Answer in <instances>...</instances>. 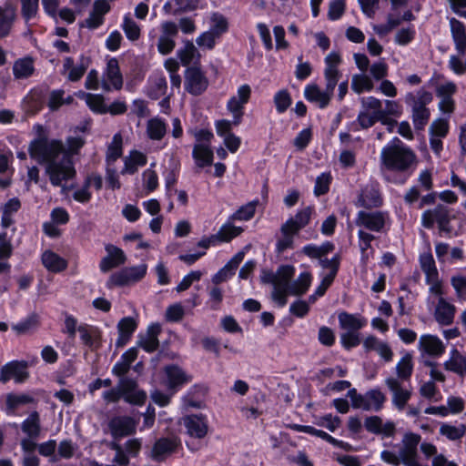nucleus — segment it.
Here are the masks:
<instances>
[{"label": "nucleus", "mask_w": 466, "mask_h": 466, "mask_svg": "<svg viewBox=\"0 0 466 466\" xmlns=\"http://www.w3.org/2000/svg\"><path fill=\"white\" fill-rule=\"evenodd\" d=\"M466 432V425L460 424L459 426H453L443 423L440 427V433L445 436L450 441H457L464 436Z\"/></svg>", "instance_id": "nucleus-46"}, {"label": "nucleus", "mask_w": 466, "mask_h": 466, "mask_svg": "<svg viewBox=\"0 0 466 466\" xmlns=\"http://www.w3.org/2000/svg\"><path fill=\"white\" fill-rule=\"evenodd\" d=\"M274 103L279 113L285 112L291 105L289 93L285 89L277 92L274 96Z\"/></svg>", "instance_id": "nucleus-55"}, {"label": "nucleus", "mask_w": 466, "mask_h": 466, "mask_svg": "<svg viewBox=\"0 0 466 466\" xmlns=\"http://www.w3.org/2000/svg\"><path fill=\"white\" fill-rule=\"evenodd\" d=\"M167 87V80L163 76H155L150 79L149 96L157 99L166 94Z\"/></svg>", "instance_id": "nucleus-48"}, {"label": "nucleus", "mask_w": 466, "mask_h": 466, "mask_svg": "<svg viewBox=\"0 0 466 466\" xmlns=\"http://www.w3.org/2000/svg\"><path fill=\"white\" fill-rule=\"evenodd\" d=\"M387 218V213L382 211L367 212L361 210L358 213L355 223L358 227L374 232H380L385 226Z\"/></svg>", "instance_id": "nucleus-10"}, {"label": "nucleus", "mask_w": 466, "mask_h": 466, "mask_svg": "<svg viewBox=\"0 0 466 466\" xmlns=\"http://www.w3.org/2000/svg\"><path fill=\"white\" fill-rule=\"evenodd\" d=\"M368 403L365 410L380 411L386 401V396L380 390L374 389L367 391Z\"/></svg>", "instance_id": "nucleus-42"}, {"label": "nucleus", "mask_w": 466, "mask_h": 466, "mask_svg": "<svg viewBox=\"0 0 466 466\" xmlns=\"http://www.w3.org/2000/svg\"><path fill=\"white\" fill-rule=\"evenodd\" d=\"M193 157L199 167L210 166L213 161V151L208 144H197L193 149Z\"/></svg>", "instance_id": "nucleus-34"}, {"label": "nucleus", "mask_w": 466, "mask_h": 466, "mask_svg": "<svg viewBox=\"0 0 466 466\" xmlns=\"http://www.w3.org/2000/svg\"><path fill=\"white\" fill-rule=\"evenodd\" d=\"M21 429L29 438H38L41 432L40 416L37 411H33L22 422Z\"/></svg>", "instance_id": "nucleus-33"}, {"label": "nucleus", "mask_w": 466, "mask_h": 466, "mask_svg": "<svg viewBox=\"0 0 466 466\" xmlns=\"http://www.w3.org/2000/svg\"><path fill=\"white\" fill-rule=\"evenodd\" d=\"M118 388L123 392L125 401L134 404H144L147 394L144 390H137V383L135 380L129 378H122L119 381Z\"/></svg>", "instance_id": "nucleus-12"}, {"label": "nucleus", "mask_w": 466, "mask_h": 466, "mask_svg": "<svg viewBox=\"0 0 466 466\" xmlns=\"http://www.w3.org/2000/svg\"><path fill=\"white\" fill-rule=\"evenodd\" d=\"M15 17L16 13L14 6H0V38L9 35Z\"/></svg>", "instance_id": "nucleus-28"}, {"label": "nucleus", "mask_w": 466, "mask_h": 466, "mask_svg": "<svg viewBox=\"0 0 466 466\" xmlns=\"http://www.w3.org/2000/svg\"><path fill=\"white\" fill-rule=\"evenodd\" d=\"M380 118H379L377 116L361 110L359 115L357 121L361 128L367 129L369 127H371L377 121H379Z\"/></svg>", "instance_id": "nucleus-64"}, {"label": "nucleus", "mask_w": 466, "mask_h": 466, "mask_svg": "<svg viewBox=\"0 0 466 466\" xmlns=\"http://www.w3.org/2000/svg\"><path fill=\"white\" fill-rule=\"evenodd\" d=\"M311 279L310 273L303 272L293 282H291V279H288L286 283L284 299H287L289 295L299 296L306 293L310 286Z\"/></svg>", "instance_id": "nucleus-20"}, {"label": "nucleus", "mask_w": 466, "mask_h": 466, "mask_svg": "<svg viewBox=\"0 0 466 466\" xmlns=\"http://www.w3.org/2000/svg\"><path fill=\"white\" fill-rule=\"evenodd\" d=\"M456 308L449 303L444 298H439L435 309L434 317L436 321L443 326L451 325L453 322Z\"/></svg>", "instance_id": "nucleus-21"}, {"label": "nucleus", "mask_w": 466, "mask_h": 466, "mask_svg": "<svg viewBox=\"0 0 466 466\" xmlns=\"http://www.w3.org/2000/svg\"><path fill=\"white\" fill-rule=\"evenodd\" d=\"M185 89L193 96L205 92L209 85L204 72L197 66L188 67L185 72Z\"/></svg>", "instance_id": "nucleus-7"}, {"label": "nucleus", "mask_w": 466, "mask_h": 466, "mask_svg": "<svg viewBox=\"0 0 466 466\" xmlns=\"http://www.w3.org/2000/svg\"><path fill=\"white\" fill-rule=\"evenodd\" d=\"M232 221L233 220L228 219V221L222 225L215 234L218 243L229 242L243 232V228L234 226Z\"/></svg>", "instance_id": "nucleus-36"}, {"label": "nucleus", "mask_w": 466, "mask_h": 466, "mask_svg": "<svg viewBox=\"0 0 466 466\" xmlns=\"http://www.w3.org/2000/svg\"><path fill=\"white\" fill-rule=\"evenodd\" d=\"M431 136L444 137L449 131V123L447 120L439 118L432 122L430 127Z\"/></svg>", "instance_id": "nucleus-61"}, {"label": "nucleus", "mask_w": 466, "mask_h": 466, "mask_svg": "<svg viewBox=\"0 0 466 466\" xmlns=\"http://www.w3.org/2000/svg\"><path fill=\"white\" fill-rule=\"evenodd\" d=\"M147 164V157L139 151H132L125 160V167L122 173L134 174L137 172L138 167H143Z\"/></svg>", "instance_id": "nucleus-40"}, {"label": "nucleus", "mask_w": 466, "mask_h": 466, "mask_svg": "<svg viewBox=\"0 0 466 466\" xmlns=\"http://www.w3.org/2000/svg\"><path fill=\"white\" fill-rule=\"evenodd\" d=\"M137 324L131 317L123 318L117 324L118 333L126 334L129 337L136 330Z\"/></svg>", "instance_id": "nucleus-63"}, {"label": "nucleus", "mask_w": 466, "mask_h": 466, "mask_svg": "<svg viewBox=\"0 0 466 466\" xmlns=\"http://www.w3.org/2000/svg\"><path fill=\"white\" fill-rule=\"evenodd\" d=\"M147 270V266L144 263L135 267L124 268L109 277L106 287L113 289L114 287H123L136 283L146 276Z\"/></svg>", "instance_id": "nucleus-5"}, {"label": "nucleus", "mask_w": 466, "mask_h": 466, "mask_svg": "<svg viewBox=\"0 0 466 466\" xmlns=\"http://www.w3.org/2000/svg\"><path fill=\"white\" fill-rule=\"evenodd\" d=\"M415 154L403 146H388L381 150V163L390 170L404 171L415 162Z\"/></svg>", "instance_id": "nucleus-3"}, {"label": "nucleus", "mask_w": 466, "mask_h": 466, "mask_svg": "<svg viewBox=\"0 0 466 466\" xmlns=\"http://www.w3.org/2000/svg\"><path fill=\"white\" fill-rule=\"evenodd\" d=\"M433 216L439 225L441 231L451 233L452 228L450 225L451 219L454 218L446 206L439 205L433 209Z\"/></svg>", "instance_id": "nucleus-35"}, {"label": "nucleus", "mask_w": 466, "mask_h": 466, "mask_svg": "<svg viewBox=\"0 0 466 466\" xmlns=\"http://www.w3.org/2000/svg\"><path fill=\"white\" fill-rule=\"evenodd\" d=\"M187 433L195 438H204L208 433V423L203 416L189 415L183 419Z\"/></svg>", "instance_id": "nucleus-19"}, {"label": "nucleus", "mask_w": 466, "mask_h": 466, "mask_svg": "<svg viewBox=\"0 0 466 466\" xmlns=\"http://www.w3.org/2000/svg\"><path fill=\"white\" fill-rule=\"evenodd\" d=\"M324 77L326 81L325 90L327 93L333 96L335 86H337L340 77V73L339 70L325 68Z\"/></svg>", "instance_id": "nucleus-54"}, {"label": "nucleus", "mask_w": 466, "mask_h": 466, "mask_svg": "<svg viewBox=\"0 0 466 466\" xmlns=\"http://www.w3.org/2000/svg\"><path fill=\"white\" fill-rule=\"evenodd\" d=\"M312 214V208L310 207H307L301 210H299L295 217L288 219L284 224V228L290 229L292 232L299 233V231L306 227Z\"/></svg>", "instance_id": "nucleus-25"}, {"label": "nucleus", "mask_w": 466, "mask_h": 466, "mask_svg": "<svg viewBox=\"0 0 466 466\" xmlns=\"http://www.w3.org/2000/svg\"><path fill=\"white\" fill-rule=\"evenodd\" d=\"M382 203L383 200L380 192L379 184L371 182L360 189L355 205L357 207L371 209L380 208Z\"/></svg>", "instance_id": "nucleus-9"}, {"label": "nucleus", "mask_w": 466, "mask_h": 466, "mask_svg": "<svg viewBox=\"0 0 466 466\" xmlns=\"http://www.w3.org/2000/svg\"><path fill=\"white\" fill-rule=\"evenodd\" d=\"M34 401V398L28 394L9 393L6 395L5 405L8 410L15 411L20 406L29 404Z\"/></svg>", "instance_id": "nucleus-45"}, {"label": "nucleus", "mask_w": 466, "mask_h": 466, "mask_svg": "<svg viewBox=\"0 0 466 466\" xmlns=\"http://www.w3.org/2000/svg\"><path fill=\"white\" fill-rule=\"evenodd\" d=\"M243 258L244 252L237 253L218 273L213 276L212 282L214 285L218 286L232 277Z\"/></svg>", "instance_id": "nucleus-22"}, {"label": "nucleus", "mask_w": 466, "mask_h": 466, "mask_svg": "<svg viewBox=\"0 0 466 466\" xmlns=\"http://www.w3.org/2000/svg\"><path fill=\"white\" fill-rule=\"evenodd\" d=\"M161 331V328L158 324L150 325L145 334L138 336L137 342V347L143 349L147 352H154L159 346L158 335Z\"/></svg>", "instance_id": "nucleus-17"}, {"label": "nucleus", "mask_w": 466, "mask_h": 466, "mask_svg": "<svg viewBox=\"0 0 466 466\" xmlns=\"http://www.w3.org/2000/svg\"><path fill=\"white\" fill-rule=\"evenodd\" d=\"M137 421L129 416H116L108 422V429L116 440L136 433Z\"/></svg>", "instance_id": "nucleus-8"}, {"label": "nucleus", "mask_w": 466, "mask_h": 466, "mask_svg": "<svg viewBox=\"0 0 466 466\" xmlns=\"http://www.w3.org/2000/svg\"><path fill=\"white\" fill-rule=\"evenodd\" d=\"M452 38L455 43L456 49L460 55L464 56L466 53V29L461 22L456 18L450 20Z\"/></svg>", "instance_id": "nucleus-26"}, {"label": "nucleus", "mask_w": 466, "mask_h": 466, "mask_svg": "<svg viewBox=\"0 0 466 466\" xmlns=\"http://www.w3.org/2000/svg\"><path fill=\"white\" fill-rule=\"evenodd\" d=\"M168 380V387L175 389L184 383L191 380V376L187 375L181 368L172 365L165 369Z\"/></svg>", "instance_id": "nucleus-30"}, {"label": "nucleus", "mask_w": 466, "mask_h": 466, "mask_svg": "<svg viewBox=\"0 0 466 466\" xmlns=\"http://www.w3.org/2000/svg\"><path fill=\"white\" fill-rule=\"evenodd\" d=\"M77 96L85 100L88 107L95 113L105 114L107 113V106L104 102V97L101 95L85 93L80 91Z\"/></svg>", "instance_id": "nucleus-32"}, {"label": "nucleus", "mask_w": 466, "mask_h": 466, "mask_svg": "<svg viewBox=\"0 0 466 466\" xmlns=\"http://www.w3.org/2000/svg\"><path fill=\"white\" fill-rule=\"evenodd\" d=\"M420 435L416 433H406L401 441L399 450L401 463L405 466H420L417 461L418 445L420 441Z\"/></svg>", "instance_id": "nucleus-6"}, {"label": "nucleus", "mask_w": 466, "mask_h": 466, "mask_svg": "<svg viewBox=\"0 0 466 466\" xmlns=\"http://www.w3.org/2000/svg\"><path fill=\"white\" fill-rule=\"evenodd\" d=\"M419 349L430 356L440 357L445 351V345L437 336L426 334L420 336Z\"/></svg>", "instance_id": "nucleus-18"}, {"label": "nucleus", "mask_w": 466, "mask_h": 466, "mask_svg": "<svg viewBox=\"0 0 466 466\" xmlns=\"http://www.w3.org/2000/svg\"><path fill=\"white\" fill-rule=\"evenodd\" d=\"M198 55V50L192 42L187 41L183 48L178 51V56L183 66H188Z\"/></svg>", "instance_id": "nucleus-52"}, {"label": "nucleus", "mask_w": 466, "mask_h": 466, "mask_svg": "<svg viewBox=\"0 0 466 466\" xmlns=\"http://www.w3.org/2000/svg\"><path fill=\"white\" fill-rule=\"evenodd\" d=\"M432 101V94L423 88L415 94L409 93L405 102L411 106L412 121L416 129H423L430 119V110L426 107Z\"/></svg>", "instance_id": "nucleus-4"}, {"label": "nucleus", "mask_w": 466, "mask_h": 466, "mask_svg": "<svg viewBox=\"0 0 466 466\" xmlns=\"http://www.w3.org/2000/svg\"><path fill=\"white\" fill-rule=\"evenodd\" d=\"M413 371L412 356L407 352L396 365L397 379L407 381L410 379Z\"/></svg>", "instance_id": "nucleus-39"}, {"label": "nucleus", "mask_w": 466, "mask_h": 466, "mask_svg": "<svg viewBox=\"0 0 466 466\" xmlns=\"http://www.w3.org/2000/svg\"><path fill=\"white\" fill-rule=\"evenodd\" d=\"M339 322L342 329L358 332L366 325L367 320L360 315L341 312L339 314Z\"/></svg>", "instance_id": "nucleus-27"}, {"label": "nucleus", "mask_w": 466, "mask_h": 466, "mask_svg": "<svg viewBox=\"0 0 466 466\" xmlns=\"http://www.w3.org/2000/svg\"><path fill=\"white\" fill-rule=\"evenodd\" d=\"M123 30L127 37L131 41H136L140 36L139 26L129 16H125L124 18Z\"/></svg>", "instance_id": "nucleus-56"}, {"label": "nucleus", "mask_w": 466, "mask_h": 466, "mask_svg": "<svg viewBox=\"0 0 466 466\" xmlns=\"http://www.w3.org/2000/svg\"><path fill=\"white\" fill-rule=\"evenodd\" d=\"M280 231L282 238L278 240L277 249L279 252H283L284 250L293 247V237L297 235V233L292 232L290 229L285 230L283 225L280 228Z\"/></svg>", "instance_id": "nucleus-57"}, {"label": "nucleus", "mask_w": 466, "mask_h": 466, "mask_svg": "<svg viewBox=\"0 0 466 466\" xmlns=\"http://www.w3.org/2000/svg\"><path fill=\"white\" fill-rule=\"evenodd\" d=\"M27 367L26 361L15 360L5 364L0 371V381L5 383L12 378L17 383L25 381L29 377Z\"/></svg>", "instance_id": "nucleus-11"}, {"label": "nucleus", "mask_w": 466, "mask_h": 466, "mask_svg": "<svg viewBox=\"0 0 466 466\" xmlns=\"http://www.w3.org/2000/svg\"><path fill=\"white\" fill-rule=\"evenodd\" d=\"M106 77L114 88L120 89L122 87L123 79L119 70L118 62L116 58H111L107 62Z\"/></svg>", "instance_id": "nucleus-41"}, {"label": "nucleus", "mask_w": 466, "mask_h": 466, "mask_svg": "<svg viewBox=\"0 0 466 466\" xmlns=\"http://www.w3.org/2000/svg\"><path fill=\"white\" fill-rule=\"evenodd\" d=\"M177 446L176 439L161 438L156 441L152 449V457L155 460H161L165 456L172 453Z\"/></svg>", "instance_id": "nucleus-29"}, {"label": "nucleus", "mask_w": 466, "mask_h": 466, "mask_svg": "<svg viewBox=\"0 0 466 466\" xmlns=\"http://www.w3.org/2000/svg\"><path fill=\"white\" fill-rule=\"evenodd\" d=\"M106 256L104 257L99 264V268L102 272H108L110 269L123 265L127 257L124 251L112 244H107L105 247Z\"/></svg>", "instance_id": "nucleus-14"}, {"label": "nucleus", "mask_w": 466, "mask_h": 466, "mask_svg": "<svg viewBox=\"0 0 466 466\" xmlns=\"http://www.w3.org/2000/svg\"><path fill=\"white\" fill-rule=\"evenodd\" d=\"M77 330L86 346L91 350H96L100 346L101 332L96 327L83 324L77 328Z\"/></svg>", "instance_id": "nucleus-24"}, {"label": "nucleus", "mask_w": 466, "mask_h": 466, "mask_svg": "<svg viewBox=\"0 0 466 466\" xmlns=\"http://www.w3.org/2000/svg\"><path fill=\"white\" fill-rule=\"evenodd\" d=\"M451 284L456 291V295L460 299H466V276L456 275L451 277Z\"/></svg>", "instance_id": "nucleus-58"}, {"label": "nucleus", "mask_w": 466, "mask_h": 466, "mask_svg": "<svg viewBox=\"0 0 466 466\" xmlns=\"http://www.w3.org/2000/svg\"><path fill=\"white\" fill-rule=\"evenodd\" d=\"M372 80L366 75H356L352 77L351 87L357 94L373 89Z\"/></svg>", "instance_id": "nucleus-49"}, {"label": "nucleus", "mask_w": 466, "mask_h": 466, "mask_svg": "<svg viewBox=\"0 0 466 466\" xmlns=\"http://www.w3.org/2000/svg\"><path fill=\"white\" fill-rule=\"evenodd\" d=\"M331 177L329 174L322 173L316 179L314 193L317 196L324 195L329 191Z\"/></svg>", "instance_id": "nucleus-62"}, {"label": "nucleus", "mask_w": 466, "mask_h": 466, "mask_svg": "<svg viewBox=\"0 0 466 466\" xmlns=\"http://www.w3.org/2000/svg\"><path fill=\"white\" fill-rule=\"evenodd\" d=\"M211 25L210 31L213 32L218 38L222 34L228 30V21L220 14L215 13L210 18Z\"/></svg>", "instance_id": "nucleus-51"}, {"label": "nucleus", "mask_w": 466, "mask_h": 466, "mask_svg": "<svg viewBox=\"0 0 466 466\" xmlns=\"http://www.w3.org/2000/svg\"><path fill=\"white\" fill-rule=\"evenodd\" d=\"M42 262L49 271L53 272H59L66 268V261L50 250L43 253Z\"/></svg>", "instance_id": "nucleus-37"}, {"label": "nucleus", "mask_w": 466, "mask_h": 466, "mask_svg": "<svg viewBox=\"0 0 466 466\" xmlns=\"http://www.w3.org/2000/svg\"><path fill=\"white\" fill-rule=\"evenodd\" d=\"M257 202H249L245 206L239 208L234 214L229 217L230 220H248L250 219L256 210Z\"/></svg>", "instance_id": "nucleus-53"}, {"label": "nucleus", "mask_w": 466, "mask_h": 466, "mask_svg": "<svg viewBox=\"0 0 466 466\" xmlns=\"http://www.w3.org/2000/svg\"><path fill=\"white\" fill-rule=\"evenodd\" d=\"M245 104L237 100V96H232L227 105L228 109L233 115V124L234 126H238L241 122L242 116L244 114L243 108Z\"/></svg>", "instance_id": "nucleus-50"}, {"label": "nucleus", "mask_w": 466, "mask_h": 466, "mask_svg": "<svg viewBox=\"0 0 466 466\" xmlns=\"http://www.w3.org/2000/svg\"><path fill=\"white\" fill-rule=\"evenodd\" d=\"M122 155V137L120 134H116L113 137L111 144L106 151L107 166H111Z\"/></svg>", "instance_id": "nucleus-47"}, {"label": "nucleus", "mask_w": 466, "mask_h": 466, "mask_svg": "<svg viewBox=\"0 0 466 466\" xmlns=\"http://www.w3.org/2000/svg\"><path fill=\"white\" fill-rule=\"evenodd\" d=\"M385 383L392 393V404L399 410H402L411 397V391L403 389L400 381L393 377L387 378Z\"/></svg>", "instance_id": "nucleus-15"}, {"label": "nucleus", "mask_w": 466, "mask_h": 466, "mask_svg": "<svg viewBox=\"0 0 466 466\" xmlns=\"http://www.w3.org/2000/svg\"><path fill=\"white\" fill-rule=\"evenodd\" d=\"M34 72L35 66L32 57L20 58L14 63L13 74L15 79L28 78Z\"/></svg>", "instance_id": "nucleus-31"}, {"label": "nucleus", "mask_w": 466, "mask_h": 466, "mask_svg": "<svg viewBox=\"0 0 466 466\" xmlns=\"http://www.w3.org/2000/svg\"><path fill=\"white\" fill-rule=\"evenodd\" d=\"M362 110L370 112L379 118H382L386 112L382 109V103L374 96L362 97L360 99Z\"/></svg>", "instance_id": "nucleus-44"}, {"label": "nucleus", "mask_w": 466, "mask_h": 466, "mask_svg": "<svg viewBox=\"0 0 466 466\" xmlns=\"http://www.w3.org/2000/svg\"><path fill=\"white\" fill-rule=\"evenodd\" d=\"M340 258L339 255L334 256L332 258H320L319 264L324 269H328L329 272L326 274L327 276L336 277L339 267Z\"/></svg>", "instance_id": "nucleus-60"}, {"label": "nucleus", "mask_w": 466, "mask_h": 466, "mask_svg": "<svg viewBox=\"0 0 466 466\" xmlns=\"http://www.w3.org/2000/svg\"><path fill=\"white\" fill-rule=\"evenodd\" d=\"M294 272V267L289 265L280 266L276 272L262 270L261 281L273 286L271 297L280 307L287 304V299H284L286 283L293 278Z\"/></svg>", "instance_id": "nucleus-2"}, {"label": "nucleus", "mask_w": 466, "mask_h": 466, "mask_svg": "<svg viewBox=\"0 0 466 466\" xmlns=\"http://www.w3.org/2000/svg\"><path fill=\"white\" fill-rule=\"evenodd\" d=\"M167 133V125L159 117H154L147 123V134L152 140H161Z\"/></svg>", "instance_id": "nucleus-38"}, {"label": "nucleus", "mask_w": 466, "mask_h": 466, "mask_svg": "<svg viewBox=\"0 0 466 466\" xmlns=\"http://www.w3.org/2000/svg\"><path fill=\"white\" fill-rule=\"evenodd\" d=\"M39 0H21L22 4V15L25 20L35 17L38 10Z\"/></svg>", "instance_id": "nucleus-59"}, {"label": "nucleus", "mask_w": 466, "mask_h": 466, "mask_svg": "<svg viewBox=\"0 0 466 466\" xmlns=\"http://www.w3.org/2000/svg\"><path fill=\"white\" fill-rule=\"evenodd\" d=\"M304 96L308 101L317 104L320 108L328 106L332 97L325 89L321 90L316 84L308 85L305 87Z\"/></svg>", "instance_id": "nucleus-23"}, {"label": "nucleus", "mask_w": 466, "mask_h": 466, "mask_svg": "<svg viewBox=\"0 0 466 466\" xmlns=\"http://www.w3.org/2000/svg\"><path fill=\"white\" fill-rule=\"evenodd\" d=\"M420 265L425 274V280L439 276L434 258L430 252L423 253L420 256Z\"/></svg>", "instance_id": "nucleus-43"}, {"label": "nucleus", "mask_w": 466, "mask_h": 466, "mask_svg": "<svg viewBox=\"0 0 466 466\" xmlns=\"http://www.w3.org/2000/svg\"><path fill=\"white\" fill-rule=\"evenodd\" d=\"M29 154L39 164H46V173L55 187L62 186L76 174L70 156L60 140H48L46 136L39 135L31 142Z\"/></svg>", "instance_id": "nucleus-1"}, {"label": "nucleus", "mask_w": 466, "mask_h": 466, "mask_svg": "<svg viewBox=\"0 0 466 466\" xmlns=\"http://www.w3.org/2000/svg\"><path fill=\"white\" fill-rule=\"evenodd\" d=\"M457 91V86L453 82H446L436 87V96L440 98L439 108L441 112L451 114L455 109V102L452 96Z\"/></svg>", "instance_id": "nucleus-13"}, {"label": "nucleus", "mask_w": 466, "mask_h": 466, "mask_svg": "<svg viewBox=\"0 0 466 466\" xmlns=\"http://www.w3.org/2000/svg\"><path fill=\"white\" fill-rule=\"evenodd\" d=\"M447 371H451L461 378L466 377V354L453 348L449 359L443 364Z\"/></svg>", "instance_id": "nucleus-16"}]
</instances>
